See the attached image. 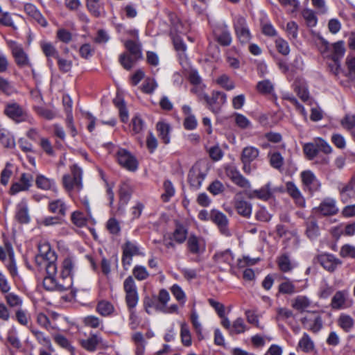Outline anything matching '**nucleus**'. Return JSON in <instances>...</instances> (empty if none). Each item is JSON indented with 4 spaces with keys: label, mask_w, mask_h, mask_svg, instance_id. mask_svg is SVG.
I'll return each instance as SVG.
<instances>
[{
    "label": "nucleus",
    "mask_w": 355,
    "mask_h": 355,
    "mask_svg": "<svg viewBox=\"0 0 355 355\" xmlns=\"http://www.w3.org/2000/svg\"><path fill=\"white\" fill-rule=\"evenodd\" d=\"M45 251L40 250V254L36 257V261L39 265L44 266L47 275L46 277H55L57 271V266L55 261L57 259L56 255L49 245L44 246Z\"/></svg>",
    "instance_id": "obj_2"
},
{
    "label": "nucleus",
    "mask_w": 355,
    "mask_h": 355,
    "mask_svg": "<svg viewBox=\"0 0 355 355\" xmlns=\"http://www.w3.org/2000/svg\"><path fill=\"white\" fill-rule=\"evenodd\" d=\"M267 157L271 167L282 173L284 163V158L282 154L277 151L270 150Z\"/></svg>",
    "instance_id": "obj_24"
},
{
    "label": "nucleus",
    "mask_w": 355,
    "mask_h": 355,
    "mask_svg": "<svg viewBox=\"0 0 355 355\" xmlns=\"http://www.w3.org/2000/svg\"><path fill=\"white\" fill-rule=\"evenodd\" d=\"M0 142L6 148H12L15 146L14 138L8 133L0 130Z\"/></svg>",
    "instance_id": "obj_55"
},
{
    "label": "nucleus",
    "mask_w": 355,
    "mask_h": 355,
    "mask_svg": "<svg viewBox=\"0 0 355 355\" xmlns=\"http://www.w3.org/2000/svg\"><path fill=\"white\" fill-rule=\"evenodd\" d=\"M275 46L277 51L282 55H286L290 52L288 42L282 38H277L275 40Z\"/></svg>",
    "instance_id": "obj_62"
},
{
    "label": "nucleus",
    "mask_w": 355,
    "mask_h": 355,
    "mask_svg": "<svg viewBox=\"0 0 355 355\" xmlns=\"http://www.w3.org/2000/svg\"><path fill=\"white\" fill-rule=\"evenodd\" d=\"M71 175L66 174L62 177L64 187L68 191L76 189L80 191L83 189L82 175L83 171L76 164L71 167Z\"/></svg>",
    "instance_id": "obj_3"
},
{
    "label": "nucleus",
    "mask_w": 355,
    "mask_h": 355,
    "mask_svg": "<svg viewBox=\"0 0 355 355\" xmlns=\"http://www.w3.org/2000/svg\"><path fill=\"white\" fill-rule=\"evenodd\" d=\"M226 175L236 186L242 189H250L251 184L234 166H227L225 168Z\"/></svg>",
    "instance_id": "obj_13"
},
{
    "label": "nucleus",
    "mask_w": 355,
    "mask_h": 355,
    "mask_svg": "<svg viewBox=\"0 0 355 355\" xmlns=\"http://www.w3.org/2000/svg\"><path fill=\"white\" fill-rule=\"evenodd\" d=\"M336 203L334 199L326 198L320 203V206L318 207V210L323 216L335 215L338 211Z\"/></svg>",
    "instance_id": "obj_20"
},
{
    "label": "nucleus",
    "mask_w": 355,
    "mask_h": 355,
    "mask_svg": "<svg viewBox=\"0 0 355 355\" xmlns=\"http://www.w3.org/2000/svg\"><path fill=\"white\" fill-rule=\"evenodd\" d=\"M132 275L139 281L145 280L150 275L146 267L140 265H137L134 267Z\"/></svg>",
    "instance_id": "obj_51"
},
{
    "label": "nucleus",
    "mask_w": 355,
    "mask_h": 355,
    "mask_svg": "<svg viewBox=\"0 0 355 355\" xmlns=\"http://www.w3.org/2000/svg\"><path fill=\"white\" fill-rule=\"evenodd\" d=\"M210 219L218 227L220 232L225 236H230V233L227 228L228 219L227 216L218 210H212L210 214Z\"/></svg>",
    "instance_id": "obj_15"
},
{
    "label": "nucleus",
    "mask_w": 355,
    "mask_h": 355,
    "mask_svg": "<svg viewBox=\"0 0 355 355\" xmlns=\"http://www.w3.org/2000/svg\"><path fill=\"white\" fill-rule=\"evenodd\" d=\"M298 347L304 352H311L314 349V343L310 336L304 333L299 341Z\"/></svg>",
    "instance_id": "obj_40"
},
{
    "label": "nucleus",
    "mask_w": 355,
    "mask_h": 355,
    "mask_svg": "<svg viewBox=\"0 0 355 355\" xmlns=\"http://www.w3.org/2000/svg\"><path fill=\"white\" fill-rule=\"evenodd\" d=\"M125 46L129 52L128 54L132 55V57L141 58L142 55L140 47L135 42L132 40H128L125 43Z\"/></svg>",
    "instance_id": "obj_50"
},
{
    "label": "nucleus",
    "mask_w": 355,
    "mask_h": 355,
    "mask_svg": "<svg viewBox=\"0 0 355 355\" xmlns=\"http://www.w3.org/2000/svg\"><path fill=\"white\" fill-rule=\"evenodd\" d=\"M187 234L188 232L186 227L181 224H178L173 233V239L178 243L181 244L187 239Z\"/></svg>",
    "instance_id": "obj_39"
},
{
    "label": "nucleus",
    "mask_w": 355,
    "mask_h": 355,
    "mask_svg": "<svg viewBox=\"0 0 355 355\" xmlns=\"http://www.w3.org/2000/svg\"><path fill=\"white\" fill-rule=\"evenodd\" d=\"M306 233L311 239H314L319 235V227L315 220L310 219L306 222Z\"/></svg>",
    "instance_id": "obj_47"
},
{
    "label": "nucleus",
    "mask_w": 355,
    "mask_h": 355,
    "mask_svg": "<svg viewBox=\"0 0 355 355\" xmlns=\"http://www.w3.org/2000/svg\"><path fill=\"white\" fill-rule=\"evenodd\" d=\"M259 155V150L254 146L245 147L241 153V160L252 162L255 160Z\"/></svg>",
    "instance_id": "obj_31"
},
{
    "label": "nucleus",
    "mask_w": 355,
    "mask_h": 355,
    "mask_svg": "<svg viewBox=\"0 0 355 355\" xmlns=\"http://www.w3.org/2000/svg\"><path fill=\"white\" fill-rule=\"evenodd\" d=\"M164 193L162 194V199L164 202H168L170 198L175 194V189L169 180H166L164 182Z\"/></svg>",
    "instance_id": "obj_53"
},
{
    "label": "nucleus",
    "mask_w": 355,
    "mask_h": 355,
    "mask_svg": "<svg viewBox=\"0 0 355 355\" xmlns=\"http://www.w3.org/2000/svg\"><path fill=\"white\" fill-rule=\"evenodd\" d=\"M15 218L20 223H28L30 221L28 203L26 200H21L16 207Z\"/></svg>",
    "instance_id": "obj_21"
},
{
    "label": "nucleus",
    "mask_w": 355,
    "mask_h": 355,
    "mask_svg": "<svg viewBox=\"0 0 355 355\" xmlns=\"http://www.w3.org/2000/svg\"><path fill=\"white\" fill-rule=\"evenodd\" d=\"M318 261L324 269L329 271H334L338 265L341 264L339 259L329 254H321L318 257Z\"/></svg>",
    "instance_id": "obj_22"
},
{
    "label": "nucleus",
    "mask_w": 355,
    "mask_h": 355,
    "mask_svg": "<svg viewBox=\"0 0 355 355\" xmlns=\"http://www.w3.org/2000/svg\"><path fill=\"white\" fill-rule=\"evenodd\" d=\"M35 184L38 188L44 190L55 189V182L42 175L37 177Z\"/></svg>",
    "instance_id": "obj_41"
},
{
    "label": "nucleus",
    "mask_w": 355,
    "mask_h": 355,
    "mask_svg": "<svg viewBox=\"0 0 355 355\" xmlns=\"http://www.w3.org/2000/svg\"><path fill=\"white\" fill-rule=\"evenodd\" d=\"M304 152L309 159H313L318 153L317 144H306L304 146Z\"/></svg>",
    "instance_id": "obj_63"
},
{
    "label": "nucleus",
    "mask_w": 355,
    "mask_h": 355,
    "mask_svg": "<svg viewBox=\"0 0 355 355\" xmlns=\"http://www.w3.org/2000/svg\"><path fill=\"white\" fill-rule=\"evenodd\" d=\"M234 28L239 42L243 44H248L251 39V35L245 19L240 15L236 16L234 19Z\"/></svg>",
    "instance_id": "obj_8"
},
{
    "label": "nucleus",
    "mask_w": 355,
    "mask_h": 355,
    "mask_svg": "<svg viewBox=\"0 0 355 355\" xmlns=\"http://www.w3.org/2000/svg\"><path fill=\"white\" fill-rule=\"evenodd\" d=\"M302 16L306 20L307 24L310 26H314L317 24V18L313 10L310 9H304L302 11Z\"/></svg>",
    "instance_id": "obj_64"
},
{
    "label": "nucleus",
    "mask_w": 355,
    "mask_h": 355,
    "mask_svg": "<svg viewBox=\"0 0 355 355\" xmlns=\"http://www.w3.org/2000/svg\"><path fill=\"white\" fill-rule=\"evenodd\" d=\"M125 293V302L129 309H134L139 301V295L135 282L132 276H128L123 282Z\"/></svg>",
    "instance_id": "obj_6"
},
{
    "label": "nucleus",
    "mask_w": 355,
    "mask_h": 355,
    "mask_svg": "<svg viewBox=\"0 0 355 355\" xmlns=\"http://www.w3.org/2000/svg\"><path fill=\"white\" fill-rule=\"evenodd\" d=\"M311 302L306 296L299 295L292 300L291 306L295 309L303 311L310 306Z\"/></svg>",
    "instance_id": "obj_38"
},
{
    "label": "nucleus",
    "mask_w": 355,
    "mask_h": 355,
    "mask_svg": "<svg viewBox=\"0 0 355 355\" xmlns=\"http://www.w3.org/2000/svg\"><path fill=\"white\" fill-rule=\"evenodd\" d=\"M4 114L17 123L24 121L27 118L26 110L15 102H9L6 104Z\"/></svg>",
    "instance_id": "obj_9"
},
{
    "label": "nucleus",
    "mask_w": 355,
    "mask_h": 355,
    "mask_svg": "<svg viewBox=\"0 0 355 355\" xmlns=\"http://www.w3.org/2000/svg\"><path fill=\"white\" fill-rule=\"evenodd\" d=\"M301 322L304 328L313 333H318L323 326L322 317L317 312L309 313L302 318Z\"/></svg>",
    "instance_id": "obj_10"
},
{
    "label": "nucleus",
    "mask_w": 355,
    "mask_h": 355,
    "mask_svg": "<svg viewBox=\"0 0 355 355\" xmlns=\"http://www.w3.org/2000/svg\"><path fill=\"white\" fill-rule=\"evenodd\" d=\"M214 259L218 263H225L231 265L234 260V256L230 250H226L216 252L214 256Z\"/></svg>",
    "instance_id": "obj_36"
},
{
    "label": "nucleus",
    "mask_w": 355,
    "mask_h": 355,
    "mask_svg": "<svg viewBox=\"0 0 355 355\" xmlns=\"http://www.w3.org/2000/svg\"><path fill=\"white\" fill-rule=\"evenodd\" d=\"M40 47L43 53L47 57L48 62L51 65L52 64L51 58L57 59L60 56L58 50L51 42L43 41L40 43Z\"/></svg>",
    "instance_id": "obj_29"
},
{
    "label": "nucleus",
    "mask_w": 355,
    "mask_h": 355,
    "mask_svg": "<svg viewBox=\"0 0 355 355\" xmlns=\"http://www.w3.org/2000/svg\"><path fill=\"white\" fill-rule=\"evenodd\" d=\"M214 35L217 42L220 45L225 46L230 45L232 42V37L227 26H224L221 28L220 31L218 29L214 31Z\"/></svg>",
    "instance_id": "obj_28"
},
{
    "label": "nucleus",
    "mask_w": 355,
    "mask_h": 355,
    "mask_svg": "<svg viewBox=\"0 0 355 355\" xmlns=\"http://www.w3.org/2000/svg\"><path fill=\"white\" fill-rule=\"evenodd\" d=\"M180 334L182 343L185 346H189L191 344V334L188 325L184 322L181 324Z\"/></svg>",
    "instance_id": "obj_60"
},
{
    "label": "nucleus",
    "mask_w": 355,
    "mask_h": 355,
    "mask_svg": "<svg viewBox=\"0 0 355 355\" xmlns=\"http://www.w3.org/2000/svg\"><path fill=\"white\" fill-rule=\"evenodd\" d=\"M139 58L132 57V55L123 53L120 55L119 61L126 70L131 69Z\"/></svg>",
    "instance_id": "obj_37"
},
{
    "label": "nucleus",
    "mask_w": 355,
    "mask_h": 355,
    "mask_svg": "<svg viewBox=\"0 0 355 355\" xmlns=\"http://www.w3.org/2000/svg\"><path fill=\"white\" fill-rule=\"evenodd\" d=\"M279 292L283 294L292 295L296 292L295 286L292 282L286 279L279 286Z\"/></svg>",
    "instance_id": "obj_56"
},
{
    "label": "nucleus",
    "mask_w": 355,
    "mask_h": 355,
    "mask_svg": "<svg viewBox=\"0 0 355 355\" xmlns=\"http://www.w3.org/2000/svg\"><path fill=\"white\" fill-rule=\"evenodd\" d=\"M205 178V174L201 171L198 165H194L188 174V181L191 187L195 189L200 187Z\"/></svg>",
    "instance_id": "obj_17"
},
{
    "label": "nucleus",
    "mask_w": 355,
    "mask_h": 355,
    "mask_svg": "<svg viewBox=\"0 0 355 355\" xmlns=\"http://www.w3.org/2000/svg\"><path fill=\"white\" fill-rule=\"evenodd\" d=\"M101 343V338L94 334H92L87 338L80 340L82 347L89 352H94Z\"/></svg>",
    "instance_id": "obj_26"
},
{
    "label": "nucleus",
    "mask_w": 355,
    "mask_h": 355,
    "mask_svg": "<svg viewBox=\"0 0 355 355\" xmlns=\"http://www.w3.org/2000/svg\"><path fill=\"white\" fill-rule=\"evenodd\" d=\"M113 305L107 301H101L96 306L97 312L103 316H108L114 311Z\"/></svg>",
    "instance_id": "obj_46"
},
{
    "label": "nucleus",
    "mask_w": 355,
    "mask_h": 355,
    "mask_svg": "<svg viewBox=\"0 0 355 355\" xmlns=\"http://www.w3.org/2000/svg\"><path fill=\"white\" fill-rule=\"evenodd\" d=\"M332 52L330 55L331 59L334 62L336 70L340 67V60L345 54L344 43L342 41L336 42L331 45Z\"/></svg>",
    "instance_id": "obj_23"
},
{
    "label": "nucleus",
    "mask_w": 355,
    "mask_h": 355,
    "mask_svg": "<svg viewBox=\"0 0 355 355\" xmlns=\"http://www.w3.org/2000/svg\"><path fill=\"white\" fill-rule=\"evenodd\" d=\"M73 284L72 277L63 275L62 272L57 277H45L43 286L47 291L64 292L71 288Z\"/></svg>",
    "instance_id": "obj_1"
},
{
    "label": "nucleus",
    "mask_w": 355,
    "mask_h": 355,
    "mask_svg": "<svg viewBox=\"0 0 355 355\" xmlns=\"http://www.w3.org/2000/svg\"><path fill=\"white\" fill-rule=\"evenodd\" d=\"M236 125L241 129H247L252 127L251 121L243 114L234 113L233 115Z\"/></svg>",
    "instance_id": "obj_49"
},
{
    "label": "nucleus",
    "mask_w": 355,
    "mask_h": 355,
    "mask_svg": "<svg viewBox=\"0 0 355 355\" xmlns=\"http://www.w3.org/2000/svg\"><path fill=\"white\" fill-rule=\"evenodd\" d=\"M235 209L237 213L245 218H249L252 214V205L243 200L235 202Z\"/></svg>",
    "instance_id": "obj_30"
},
{
    "label": "nucleus",
    "mask_w": 355,
    "mask_h": 355,
    "mask_svg": "<svg viewBox=\"0 0 355 355\" xmlns=\"http://www.w3.org/2000/svg\"><path fill=\"white\" fill-rule=\"evenodd\" d=\"M277 263L280 270L284 272H289L293 269L291 260L286 254L282 255L279 257Z\"/></svg>",
    "instance_id": "obj_52"
},
{
    "label": "nucleus",
    "mask_w": 355,
    "mask_h": 355,
    "mask_svg": "<svg viewBox=\"0 0 355 355\" xmlns=\"http://www.w3.org/2000/svg\"><path fill=\"white\" fill-rule=\"evenodd\" d=\"M171 291L175 299L181 304H184L186 301V295L183 290L178 284H174L171 288Z\"/></svg>",
    "instance_id": "obj_59"
},
{
    "label": "nucleus",
    "mask_w": 355,
    "mask_h": 355,
    "mask_svg": "<svg viewBox=\"0 0 355 355\" xmlns=\"http://www.w3.org/2000/svg\"><path fill=\"white\" fill-rule=\"evenodd\" d=\"M49 209L54 214L64 216L66 214L67 207L62 200H56L49 202Z\"/></svg>",
    "instance_id": "obj_44"
},
{
    "label": "nucleus",
    "mask_w": 355,
    "mask_h": 355,
    "mask_svg": "<svg viewBox=\"0 0 355 355\" xmlns=\"http://www.w3.org/2000/svg\"><path fill=\"white\" fill-rule=\"evenodd\" d=\"M0 92L10 96L16 92L13 84L8 79L0 77Z\"/></svg>",
    "instance_id": "obj_48"
},
{
    "label": "nucleus",
    "mask_w": 355,
    "mask_h": 355,
    "mask_svg": "<svg viewBox=\"0 0 355 355\" xmlns=\"http://www.w3.org/2000/svg\"><path fill=\"white\" fill-rule=\"evenodd\" d=\"M173 44L175 50L179 53V58L180 64L184 66H187V59L185 54L187 50V46L184 43L182 39L180 36H175L173 37Z\"/></svg>",
    "instance_id": "obj_27"
},
{
    "label": "nucleus",
    "mask_w": 355,
    "mask_h": 355,
    "mask_svg": "<svg viewBox=\"0 0 355 355\" xmlns=\"http://www.w3.org/2000/svg\"><path fill=\"white\" fill-rule=\"evenodd\" d=\"M248 330V327L245 324L242 318H236L232 324L230 334H241Z\"/></svg>",
    "instance_id": "obj_43"
},
{
    "label": "nucleus",
    "mask_w": 355,
    "mask_h": 355,
    "mask_svg": "<svg viewBox=\"0 0 355 355\" xmlns=\"http://www.w3.org/2000/svg\"><path fill=\"white\" fill-rule=\"evenodd\" d=\"M76 270V263L71 257H67L64 259L62 264V270L63 275L72 277Z\"/></svg>",
    "instance_id": "obj_45"
},
{
    "label": "nucleus",
    "mask_w": 355,
    "mask_h": 355,
    "mask_svg": "<svg viewBox=\"0 0 355 355\" xmlns=\"http://www.w3.org/2000/svg\"><path fill=\"white\" fill-rule=\"evenodd\" d=\"M300 178L304 191H308L312 193L320 189V182L312 171L309 170L302 171Z\"/></svg>",
    "instance_id": "obj_11"
},
{
    "label": "nucleus",
    "mask_w": 355,
    "mask_h": 355,
    "mask_svg": "<svg viewBox=\"0 0 355 355\" xmlns=\"http://www.w3.org/2000/svg\"><path fill=\"white\" fill-rule=\"evenodd\" d=\"M132 189L128 184H123L119 189V205L120 207L125 206L130 199Z\"/></svg>",
    "instance_id": "obj_34"
},
{
    "label": "nucleus",
    "mask_w": 355,
    "mask_h": 355,
    "mask_svg": "<svg viewBox=\"0 0 355 355\" xmlns=\"http://www.w3.org/2000/svg\"><path fill=\"white\" fill-rule=\"evenodd\" d=\"M199 98L206 102L208 108L213 112H218L227 101L226 94L219 91H213L210 96L205 93L200 94Z\"/></svg>",
    "instance_id": "obj_5"
},
{
    "label": "nucleus",
    "mask_w": 355,
    "mask_h": 355,
    "mask_svg": "<svg viewBox=\"0 0 355 355\" xmlns=\"http://www.w3.org/2000/svg\"><path fill=\"white\" fill-rule=\"evenodd\" d=\"M53 339L55 342L59 345L60 347L69 350L71 352H73L74 348L72 347L69 343V341L67 339L66 337L61 334H56L54 336Z\"/></svg>",
    "instance_id": "obj_58"
},
{
    "label": "nucleus",
    "mask_w": 355,
    "mask_h": 355,
    "mask_svg": "<svg viewBox=\"0 0 355 355\" xmlns=\"http://www.w3.org/2000/svg\"><path fill=\"white\" fill-rule=\"evenodd\" d=\"M187 245L189 252L196 255L202 254L205 249L200 238L195 235H190L189 236Z\"/></svg>",
    "instance_id": "obj_19"
},
{
    "label": "nucleus",
    "mask_w": 355,
    "mask_h": 355,
    "mask_svg": "<svg viewBox=\"0 0 355 355\" xmlns=\"http://www.w3.org/2000/svg\"><path fill=\"white\" fill-rule=\"evenodd\" d=\"M5 300L8 305L11 308L17 307L22 304L21 299L13 293H8L5 296Z\"/></svg>",
    "instance_id": "obj_57"
},
{
    "label": "nucleus",
    "mask_w": 355,
    "mask_h": 355,
    "mask_svg": "<svg viewBox=\"0 0 355 355\" xmlns=\"http://www.w3.org/2000/svg\"><path fill=\"white\" fill-rule=\"evenodd\" d=\"M216 83L227 91L232 90L235 88L234 82L227 74L219 76L216 80Z\"/></svg>",
    "instance_id": "obj_42"
},
{
    "label": "nucleus",
    "mask_w": 355,
    "mask_h": 355,
    "mask_svg": "<svg viewBox=\"0 0 355 355\" xmlns=\"http://www.w3.org/2000/svg\"><path fill=\"white\" fill-rule=\"evenodd\" d=\"M117 160L120 165L126 169L135 171L137 168L136 158L126 149L119 148L116 153Z\"/></svg>",
    "instance_id": "obj_12"
},
{
    "label": "nucleus",
    "mask_w": 355,
    "mask_h": 355,
    "mask_svg": "<svg viewBox=\"0 0 355 355\" xmlns=\"http://www.w3.org/2000/svg\"><path fill=\"white\" fill-rule=\"evenodd\" d=\"M286 190L293 199L297 206L300 207L305 206V200L300 190L293 182H287L286 183Z\"/></svg>",
    "instance_id": "obj_18"
},
{
    "label": "nucleus",
    "mask_w": 355,
    "mask_h": 355,
    "mask_svg": "<svg viewBox=\"0 0 355 355\" xmlns=\"http://www.w3.org/2000/svg\"><path fill=\"white\" fill-rule=\"evenodd\" d=\"M273 191L271 189V184L267 183L259 189L250 191L246 193V196L250 199L257 198L263 201H267L272 198Z\"/></svg>",
    "instance_id": "obj_16"
},
{
    "label": "nucleus",
    "mask_w": 355,
    "mask_h": 355,
    "mask_svg": "<svg viewBox=\"0 0 355 355\" xmlns=\"http://www.w3.org/2000/svg\"><path fill=\"white\" fill-rule=\"evenodd\" d=\"M348 293L346 291H337L331 299V306L334 309H340L346 306Z\"/></svg>",
    "instance_id": "obj_25"
},
{
    "label": "nucleus",
    "mask_w": 355,
    "mask_h": 355,
    "mask_svg": "<svg viewBox=\"0 0 355 355\" xmlns=\"http://www.w3.org/2000/svg\"><path fill=\"white\" fill-rule=\"evenodd\" d=\"M5 247H6L7 252L8 254L9 259H10V262L7 265V268H8L10 274L11 275V276L12 277H15L18 275V272H17L16 262L14 259L13 249H12V245L8 243H6Z\"/></svg>",
    "instance_id": "obj_33"
},
{
    "label": "nucleus",
    "mask_w": 355,
    "mask_h": 355,
    "mask_svg": "<svg viewBox=\"0 0 355 355\" xmlns=\"http://www.w3.org/2000/svg\"><path fill=\"white\" fill-rule=\"evenodd\" d=\"M72 223L77 227H83L86 225L87 219L83 214L79 211H73L71 216Z\"/></svg>",
    "instance_id": "obj_61"
},
{
    "label": "nucleus",
    "mask_w": 355,
    "mask_h": 355,
    "mask_svg": "<svg viewBox=\"0 0 355 355\" xmlns=\"http://www.w3.org/2000/svg\"><path fill=\"white\" fill-rule=\"evenodd\" d=\"M257 89L261 94H269L274 90V87L269 80H264L257 83Z\"/></svg>",
    "instance_id": "obj_54"
},
{
    "label": "nucleus",
    "mask_w": 355,
    "mask_h": 355,
    "mask_svg": "<svg viewBox=\"0 0 355 355\" xmlns=\"http://www.w3.org/2000/svg\"><path fill=\"white\" fill-rule=\"evenodd\" d=\"M338 324L345 331L349 332L354 327V321L350 315L342 313L338 319Z\"/></svg>",
    "instance_id": "obj_35"
},
{
    "label": "nucleus",
    "mask_w": 355,
    "mask_h": 355,
    "mask_svg": "<svg viewBox=\"0 0 355 355\" xmlns=\"http://www.w3.org/2000/svg\"><path fill=\"white\" fill-rule=\"evenodd\" d=\"M122 264L127 270L132 262V257L141 254L139 247L135 241L127 240L122 245Z\"/></svg>",
    "instance_id": "obj_7"
},
{
    "label": "nucleus",
    "mask_w": 355,
    "mask_h": 355,
    "mask_svg": "<svg viewBox=\"0 0 355 355\" xmlns=\"http://www.w3.org/2000/svg\"><path fill=\"white\" fill-rule=\"evenodd\" d=\"M156 128L159 133V138L163 141L164 144H168L170 142L169 132L171 127L169 124L165 122L159 121L157 123Z\"/></svg>",
    "instance_id": "obj_32"
},
{
    "label": "nucleus",
    "mask_w": 355,
    "mask_h": 355,
    "mask_svg": "<svg viewBox=\"0 0 355 355\" xmlns=\"http://www.w3.org/2000/svg\"><path fill=\"white\" fill-rule=\"evenodd\" d=\"M340 200L343 203L349 202L355 198V175L345 184H340L338 187Z\"/></svg>",
    "instance_id": "obj_14"
},
{
    "label": "nucleus",
    "mask_w": 355,
    "mask_h": 355,
    "mask_svg": "<svg viewBox=\"0 0 355 355\" xmlns=\"http://www.w3.org/2000/svg\"><path fill=\"white\" fill-rule=\"evenodd\" d=\"M8 45L16 64L19 68H31L34 73L28 55L25 52L23 46L14 41L9 42Z\"/></svg>",
    "instance_id": "obj_4"
}]
</instances>
